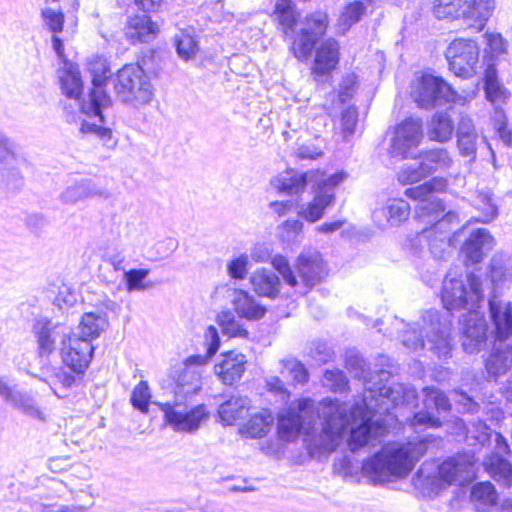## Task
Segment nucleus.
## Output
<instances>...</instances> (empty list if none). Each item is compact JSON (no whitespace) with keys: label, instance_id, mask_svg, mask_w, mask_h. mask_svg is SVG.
<instances>
[{"label":"nucleus","instance_id":"nucleus-23","mask_svg":"<svg viewBox=\"0 0 512 512\" xmlns=\"http://www.w3.org/2000/svg\"><path fill=\"white\" fill-rule=\"evenodd\" d=\"M339 63V44L333 39L324 40L316 50L312 73L317 77L328 76Z\"/></svg>","mask_w":512,"mask_h":512},{"label":"nucleus","instance_id":"nucleus-11","mask_svg":"<svg viewBox=\"0 0 512 512\" xmlns=\"http://www.w3.org/2000/svg\"><path fill=\"white\" fill-rule=\"evenodd\" d=\"M423 394L424 409L414 413L409 419V425L415 432L441 427L442 421L430 411L431 409H434L438 415L451 410L449 398L440 389L427 386L423 388Z\"/></svg>","mask_w":512,"mask_h":512},{"label":"nucleus","instance_id":"nucleus-14","mask_svg":"<svg viewBox=\"0 0 512 512\" xmlns=\"http://www.w3.org/2000/svg\"><path fill=\"white\" fill-rule=\"evenodd\" d=\"M422 135L421 119L406 118L395 129L390 144V154L393 157L415 158Z\"/></svg>","mask_w":512,"mask_h":512},{"label":"nucleus","instance_id":"nucleus-46","mask_svg":"<svg viewBox=\"0 0 512 512\" xmlns=\"http://www.w3.org/2000/svg\"><path fill=\"white\" fill-rule=\"evenodd\" d=\"M9 405L31 418L42 421L45 419L44 413L37 406L35 399L26 392L17 390Z\"/></svg>","mask_w":512,"mask_h":512},{"label":"nucleus","instance_id":"nucleus-45","mask_svg":"<svg viewBox=\"0 0 512 512\" xmlns=\"http://www.w3.org/2000/svg\"><path fill=\"white\" fill-rule=\"evenodd\" d=\"M274 14L285 35L293 31L300 16L292 0H277Z\"/></svg>","mask_w":512,"mask_h":512},{"label":"nucleus","instance_id":"nucleus-41","mask_svg":"<svg viewBox=\"0 0 512 512\" xmlns=\"http://www.w3.org/2000/svg\"><path fill=\"white\" fill-rule=\"evenodd\" d=\"M447 182L442 177H433L429 181L407 188L404 195L410 199L416 200L419 204L429 201L436 192H442L446 189Z\"/></svg>","mask_w":512,"mask_h":512},{"label":"nucleus","instance_id":"nucleus-32","mask_svg":"<svg viewBox=\"0 0 512 512\" xmlns=\"http://www.w3.org/2000/svg\"><path fill=\"white\" fill-rule=\"evenodd\" d=\"M487 277L492 285L491 295L512 279V257L505 253H496L490 260Z\"/></svg>","mask_w":512,"mask_h":512},{"label":"nucleus","instance_id":"nucleus-25","mask_svg":"<svg viewBox=\"0 0 512 512\" xmlns=\"http://www.w3.org/2000/svg\"><path fill=\"white\" fill-rule=\"evenodd\" d=\"M313 172H297L294 170H287L278 174L271 180V186L279 193L286 195H299L302 194L309 181L313 177Z\"/></svg>","mask_w":512,"mask_h":512},{"label":"nucleus","instance_id":"nucleus-16","mask_svg":"<svg viewBox=\"0 0 512 512\" xmlns=\"http://www.w3.org/2000/svg\"><path fill=\"white\" fill-rule=\"evenodd\" d=\"M109 199L110 191L101 183L92 178H81L73 181L60 194V201L73 205L88 198Z\"/></svg>","mask_w":512,"mask_h":512},{"label":"nucleus","instance_id":"nucleus-38","mask_svg":"<svg viewBox=\"0 0 512 512\" xmlns=\"http://www.w3.org/2000/svg\"><path fill=\"white\" fill-rule=\"evenodd\" d=\"M174 45L178 56L184 61L194 59L200 50L195 29L192 27L179 29L174 36Z\"/></svg>","mask_w":512,"mask_h":512},{"label":"nucleus","instance_id":"nucleus-28","mask_svg":"<svg viewBox=\"0 0 512 512\" xmlns=\"http://www.w3.org/2000/svg\"><path fill=\"white\" fill-rule=\"evenodd\" d=\"M171 376L175 382V395L188 398L197 394L201 389V374L191 367H174Z\"/></svg>","mask_w":512,"mask_h":512},{"label":"nucleus","instance_id":"nucleus-29","mask_svg":"<svg viewBox=\"0 0 512 512\" xmlns=\"http://www.w3.org/2000/svg\"><path fill=\"white\" fill-rule=\"evenodd\" d=\"M159 29L150 16L146 14L130 17L126 26V37L132 43H148L152 41Z\"/></svg>","mask_w":512,"mask_h":512},{"label":"nucleus","instance_id":"nucleus-64","mask_svg":"<svg viewBox=\"0 0 512 512\" xmlns=\"http://www.w3.org/2000/svg\"><path fill=\"white\" fill-rule=\"evenodd\" d=\"M455 405L460 413L476 414L480 410V404L462 390L456 393Z\"/></svg>","mask_w":512,"mask_h":512},{"label":"nucleus","instance_id":"nucleus-61","mask_svg":"<svg viewBox=\"0 0 512 512\" xmlns=\"http://www.w3.org/2000/svg\"><path fill=\"white\" fill-rule=\"evenodd\" d=\"M346 368L354 374V377L366 380L367 363L357 352H349L345 359Z\"/></svg>","mask_w":512,"mask_h":512},{"label":"nucleus","instance_id":"nucleus-35","mask_svg":"<svg viewBox=\"0 0 512 512\" xmlns=\"http://www.w3.org/2000/svg\"><path fill=\"white\" fill-rule=\"evenodd\" d=\"M483 81L485 98L492 105L503 104L509 99L510 92L500 82L496 67L488 65L485 68Z\"/></svg>","mask_w":512,"mask_h":512},{"label":"nucleus","instance_id":"nucleus-60","mask_svg":"<svg viewBox=\"0 0 512 512\" xmlns=\"http://www.w3.org/2000/svg\"><path fill=\"white\" fill-rule=\"evenodd\" d=\"M273 268L279 272L283 280L290 286L296 287L298 284L297 277L290 267L289 261L283 255H275L272 258Z\"/></svg>","mask_w":512,"mask_h":512},{"label":"nucleus","instance_id":"nucleus-9","mask_svg":"<svg viewBox=\"0 0 512 512\" xmlns=\"http://www.w3.org/2000/svg\"><path fill=\"white\" fill-rule=\"evenodd\" d=\"M346 176L344 171H340L317 181L313 188V199L300 207L299 216L311 223L319 221L325 210L334 204L335 189Z\"/></svg>","mask_w":512,"mask_h":512},{"label":"nucleus","instance_id":"nucleus-5","mask_svg":"<svg viewBox=\"0 0 512 512\" xmlns=\"http://www.w3.org/2000/svg\"><path fill=\"white\" fill-rule=\"evenodd\" d=\"M116 97L135 108L150 103L154 96L153 86L139 64H127L118 70L113 80Z\"/></svg>","mask_w":512,"mask_h":512},{"label":"nucleus","instance_id":"nucleus-40","mask_svg":"<svg viewBox=\"0 0 512 512\" xmlns=\"http://www.w3.org/2000/svg\"><path fill=\"white\" fill-rule=\"evenodd\" d=\"M108 327V320L105 315L94 312L83 314L79 323V334L77 337L89 338L90 343L97 339Z\"/></svg>","mask_w":512,"mask_h":512},{"label":"nucleus","instance_id":"nucleus-3","mask_svg":"<svg viewBox=\"0 0 512 512\" xmlns=\"http://www.w3.org/2000/svg\"><path fill=\"white\" fill-rule=\"evenodd\" d=\"M423 325L417 331L415 325H408L401 337L402 344L410 349L417 350L427 347L439 359L446 360L451 357V321L436 309H429L422 315Z\"/></svg>","mask_w":512,"mask_h":512},{"label":"nucleus","instance_id":"nucleus-6","mask_svg":"<svg viewBox=\"0 0 512 512\" xmlns=\"http://www.w3.org/2000/svg\"><path fill=\"white\" fill-rule=\"evenodd\" d=\"M87 68L93 88L87 100L79 101V106L83 114L97 117L100 123H104L103 109L111 103L110 96L105 90L106 82L111 77V70L106 59L100 56L92 57L87 63Z\"/></svg>","mask_w":512,"mask_h":512},{"label":"nucleus","instance_id":"nucleus-24","mask_svg":"<svg viewBox=\"0 0 512 512\" xmlns=\"http://www.w3.org/2000/svg\"><path fill=\"white\" fill-rule=\"evenodd\" d=\"M442 226H425L422 235L418 238H426L427 247L436 260H445L450 253V248L454 246L455 236L450 232L443 230ZM458 234L456 232L454 235Z\"/></svg>","mask_w":512,"mask_h":512},{"label":"nucleus","instance_id":"nucleus-33","mask_svg":"<svg viewBox=\"0 0 512 512\" xmlns=\"http://www.w3.org/2000/svg\"><path fill=\"white\" fill-rule=\"evenodd\" d=\"M253 290L260 297L276 299L280 294L281 282L272 270L259 269L251 276Z\"/></svg>","mask_w":512,"mask_h":512},{"label":"nucleus","instance_id":"nucleus-44","mask_svg":"<svg viewBox=\"0 0 512 512\" xmlns=\"http://www.w3.org/2000/svg\"><path fill=\"white\" fill-rule=\"evenodd\" d=\"M454 132V124L447 113L439 112L433 115L428 134L431 140L446 142L451 139Z\"/></svg>","mask_w":512,"mask_h":512},{"label":"nucleus","instance_id":"nucleus-19","mask_svg":"<svg viewBox=\"0 0 512 512\" xmlns=\"http://www.w3.org/2000/svg\"><path fill=\"white\" fill-rule=\"evenodd\" d=\"M488 305L495 341L507 340L512 335V302H503L499 299V294L494 293Z\"/></svg>","mask_w":512,"mask_h":512},{"label":"nucleus","instance_id":"nucleus-52","mask_svg":"<svg viewBox=\"0 0 512 512\" xmlns=\"http://www.w3.org/2000/svg\"><path fill=\"white\" fill-rule=\"evenodd\" d=\"M429 176V170L426 169L421 159L413 164L405 165L398 173V180L403 185L415 184Z\"/></svg>","mask_w":512,"mask_h":512},{"label":"nucleus","instance_id":"nucleus-50","mask_svg":"<svg viewBox=\"0 0 512 512\" xmlns=\"http://www.w3.org/2000/svg\"><path fill=\"white\" fill-rule=\"evenodd\" d=\"M149 274L150 270L146 268H133L124 271L123 280L127 292L145 291L150 288L151 285L146 282Z\"/></svg>","mask_w":512,"mask_h":512},{"label":"nucleus","instance_id":"nucleus-47","mask_svg":"<svg viewBox=\"0 0 512 512\" xmlns=\"http://www.w3.org/2000/svg\"><path fill=\"white\" fill-rule=\"evenodd\" d=\"M272 422L273 418L269 414H255L251 416L246 425L241 429V433L247 438H262L270 431Z\"/></svg>","mask_w":512,"mask_h":512},{"label":"nucleus","instance_id":"nucleus-55","mask_svg":"<svg viewBox=\"0 0 512 512\" xmlns=\"http://www.w3.org/2000/svg\"><path fill=\"white\" fill-rule=\"evenodd\" d=\"M218 323L223 334L229 337L248 338L249 332L237 321L231 312H222L218 315Z\"/></svg>","mask_w":512,"mask_h":512},{"label":"nucleus","instance_id":"nucleus-51","mask_svg":"<svg viewBox=\"0 0 512 512\" xmlns=\"http://www.w3.org/2000/svg\"><path fill=\"white\" fill-rule=\"evenodd\" d=\"M281 374L286 377L290 376L294 384H305L309 381V372L305 365L295 359L289 358L281 361Z\"/></svg>","mask_w":512,"mask_h":512},{"label":"nucleus","instance_id":"nucleus-17","mask_svg":"<svg viewBox=\"0 0 512 512\" xmlns=\"http://www.w3.org/2000/svg\"><path fill=\"white\" fill-rule=\"evenodd\" d=\"M496 244L494 237L484 228L474 230L465 240L461 253L466 266L476 265L483 261L484 257Z\"/></svg>","mask_w":512,"mask_h":512},{"label":"nucleus","instance_id":"nucleus-62","mask_svg":"<svg viewBox=\"0 0 512 512\" xmlns=\"http://www.w3.org/2000/svg\"><path fill=\"white\" fill-rule=\"evenodd\" d=\"M357 86V76L353 73L346 74L342 77L339 84L337 97L341 104L348 102L354 95Z\"/></svg>","mask_w":512,"mask_h":512},{"label":"nucleus","instance_id":"nucleus-15","mask_svg":"<svg viewBox=\"0 0 512 512\" xmlns=\"http://www.w3.org/2000/svg\"><path fill=\"white\" fill-rule=\"evenodd\" d=\"M164 414L165 424L176 432L193 433L197 431L201 423L208 418V413L203 404L197 405L189 411H180L176 404L153 401Z\"/></svg>","mask_w":512,"mask_h":512},{"label":"nucleus","instance_id":"nucleus-56","mask_svg":"<svg viewBox=\"0 0 512 512\" xmlns=\"http://www.w3.org/2000/svg\"><path fill=\"white\" fill-rule=\"evenodd\" d=\"M462 0H436L433 8L438 19L462 18Z\"/></svg>","mask_w":512,"mask_h":512},{"label":"nucleus","instance_id":"nucleus-27","mask_svg":"<svg viewBox=\"0 0 512 512\" xmlns=\"http://www.w3.org/2000/svg\"><path fill=\"white\" fill-rule=\"evenodd\" d=\"M487 379L497 382V380L506 375L512 368V355L509 351V345H494L491 353L484 361Z\"/></svg>","mask_w":512,"mask_h":512},{"label":"nucleus","instance_id":"nucleus-13","mask_svg":"<svg viewBox=\"0 0 512 512\" xmlns=\"http://www.w3.org/2000/svg\"><path fill=\"white\" fill-rule=\"evenodd\" d=\"M327 15L316 12L306 18L305 27L295 36L291 51L301 62L310 59L316 44L323 37L327 29Z\"/></svg>","mask_w":512,"mask_h":512},{"label":"nucleus","instance_id":"nucleus-53","mask_svg":"<svg viewBox=\"0 0 512 512\" xmlns=\"http://www.w3.org/2000/svg\"><path fill=\"white\" fill-rule=\"evenodd\" d=\"M366 12V6L362 1H354L345 6L340 19L339 26L345 32L351 26L358 23Z\"/></svg>","mask_w":512,"mask_h":512},{"label":"nucleus","instance_id":"nucleus-26","mask_svg":"<svg viewBox=\"0 0 512 512\" xmlns=\"http://www.w3.org/2000/svg\"><path fill=\"white\" fill-rule=\"evenodd\" d=\"M462 18L481 31L495 9V0H462Z\"/></svg>","mask_w":512,"mask_h":512},{"label":"nucleus","instance_id":"nucleus-42","mask_svg":"<svg viewBox=\"0 0 512 512\" xmlns=\"http://www.w3.org/2000/svg\"><path fill=\"white\" fill-rule=\"evenodd\" d=\"M471 498L478 511L488 512L497 504L498 494L491 482H478L471 489Z\"/></svg>","mask_w":512,"mask_h":512},{"label":"nucleus","instance_id":"nucleus-58","mask_svg":"<svg viewBox=\"0 0 512 512\" xmlns=\"http://www.w3.org/2000/svg\"><path fill=\"white\" fill-rule=\"evenodd\" d=\"M494 112L491 117L494 129L499 135L500 139L507 145L510 146L512 143V132L507 128V116L505 111L501 107V104L492 105Z\"/></svg>","mask_w":512,"mask_h":512},{"label":"nucleus","instance_id":"nucleus-22","mask_svg":"<svg viewBox=\"0 0 512 512\" xmlns=\"http://www.w3.org/2000/svg\"><path fill=\"white\" fill-rule=\"evenodd\" d=\"M222 360L214 366L215 374L225 385H232L241 379L246 369V357L242 353L227 351L221 354Z\"/></svg>","mask_w":512,"mask_h":512},{"label":"nucleus","instance_id":"nucleus-36","mask_svg":"<svg viewBox=\"0 0 512 512\" xmlns=\"http://www.w3.org/2000/svg\"><path fill=\"white\" fill-rule=\"evenodd\" d=\"M411 213L410 205L403 199H391L378 210L373 212L375 220L385 218L389 224H402L409 219Z\"/></svg>","mask_w":512,"mask_h":512},{"label":"nucleus","instance_id":"nucleus-59","mask_svg":"<svg viewBox=\"0 0 512 512\" xmlns=\"http://www.w3.org/2000/svg\"><path fill=\"white\" fill-rule=\"evenodd\" d=\"M80 131L83 134L91 133L96 135L103 142V144L109 148L114 147L117 143V141L113 139L112 131L110 128L96 123H91L84 120L81 123Z\"/></svg>","mask_w":512,"mask_h":512},{"label":"nucleus","instance_id":"nucleus-8","mask_svg":"<svg viewBox=\"0 0 512 512\" xmlns=\"http://www.w3.org/2000/svg\"><path fill=\"white\" fill-rule=\"evenodd\" d=\"M480 49L472 39H454L445 51L448 67L455 76L469 79L474 77L479 69Z\"/></svg>","mask_w":512,"mask_h":512},{"label":"nucleus","instance_id":"nucleus-18","mask_svg":"<svg viewBox=\"0 0 512 512\" xmlns=\"http://www.w3.org/2000/svg\"><path fill=\"white\" fill-rule=\"evenodd\" d=\"M488 326L476 312L463 315L462 347L468 354L476 353L486 343Z\"/></svg>","mask_w":512,"mask_h":512},{"label":"nucleus","instance_id":"nucleus-54","mask_svg":"<svg viewBox=\"0 0 512 512\" xmlns=\"http://www.w3.org/2000/svg\"><path fill=\"white\" fill-rule=\"evenodd\" d=\"M151 397L148 382L142 380L132 390L130 402L134 409L143 414H147L151 403Z\"/></svg>","mask_w":512,"mask_h":512},{"label":"nucleus","instance_id":"nucleus-1","mask_svg":"<svg viewBox=\"0 0 512 512\" xmlns=\"http://www.w3.org/2000/svg\"><path fill=\"white\" fill-rule=\"evenodd\" d=\"M416 398V390L401 383L377 389L367 387L362 401L350 410L337 399L324 398L316 411L312 399L302 398L279 415L277 433L287 442L303 434L308 454L315 457L334 452L351 425L347 445L355 453L387 433L385 415L399 405L411 404Z\"/></svg>","mask_w":512,"mask_h":512},{"label":"nucleus","instance_id":"nucleus-21","mask_svg":"<svg viewBox=\"0 0 512 512\" xmlns=\"http://www.w3.org/2000/svg\"><path fill=\"white\" fill-rule=\"evenodd\" d=\"M416 215L423 224H453L459 221L458 214L452 210L446 211L444 203L436 196L418 204Z\"/></svg>","mask_w":512,"mask_h":512},{"label":"nucleus","instance_id":"nucleus-31","mask_svg":"<svg viewBox=\"0 0 512 512\" xmlns=\"http://www.w3.org/2000/svg\"><path fill=\"white\" fill-rule=\"evenodd\" d=\"M430 466H434V463L424 462L416 474L426 479L435 476L440 484L443 485H451L456 481L458 474L465 470V465L457 461L454 457H449L441 464H438L434 475L428 471Z\"/></svg>","mask_w":512,"mask_h":512},{"label":"nucleus","instance_id":"nucleus-10","mask_svg":"<svg viewBox=\"0 0 512 512\" xmlns=\"http://www.w3.org/2000/svg\"><path fill=\"white\" fill-rule=\"evenodd\" d=\"M411 95L422 108H433L446 103H455L457 92L441 77L424 74L412 88Z\"/></svg>","mask_w":512,"mask_h":512},{"label":"nucleus","instance_id":"nucleus-57","mask_svg":"<svg viewBox=\"0 0 512 512\" xmlns=\"http://www.w3.org/2000/svg\"><path fill=\"white\" fill-rule=\"evenodd\" d=\"M475 205L485 217V219L482 220L483 223L494 220L498 215V207L493 200L492 193L488 190L478 191L475 199Z\"/></svg>","mask_w":512,"mask_h":512},{"label":"nucleus","instance_id":"nucleus-12","mask_svg":"<svg viewBox=\"0 0 512 512\" xmlns=\"http://www.w3.org/2000/svg\"><path fill=\"white\" fill-rule=\"evenodd\" d=\"M72 329L64 323L53 322L48 318L37 319L32 327L36 338L37 353L41 359H48L57 349L69 340Z\"/></svg>","mask_w":512,"mask_h":512},{"label":"nucleus","instance_id":"nucleus-4","mask_svg":"<svg viewBox=\"0 0 512 512\" xmlns=\"http://www.w3.org/2000/svg\"><path fill=\"white\" fill-rule=\"evenodd\" d=\"M94 353L95 346L90 343L89 338L77 337L71 331L69 340L61 346L60 356L63 365L54 369L53 384L60 385L65 392L82 386Z\"/></svg>","mask_w":512,"mask_h":512},{"label":"nucleus","instance_id":"nucleus-20","mask_svg":"<svg viewBox=\"0 0 512 512\" xmlns=\"http://www.w3.org/2000/svg\"><path fill=\"white\" fill-rule=\"evenodd\" d=\"M297 272L308 289H312L328 275L327 266L317 251H304L298 256Z\"/></svg>","mask_w":512,"mask_h":512},{"label":"nucleus","instance_id":"nucleus-2","mask_svg":"<svg viewBox=\"0 0 512 512\" xmlns=\"http://www.w3.org/2000/svg\"><path fill=\"white\" fill-rule=\"evenodd\" d=\"M431 437L428 435L418 441H409L390 450H380L364 460L361 467L349 456L344 455L335 459L334 472L345 480L357 479L361 472L373 484H383L394 478H403L426 454Z\"/></svg>","mask_w":512,"mask_h":512},{"label":"nucleus","instance_id":"nucleus-7","mask_svg":"<svg viewBox=\"0 0 512 512\" xmlns=\"http://www.w3.org/2000/svg\"><path fill=\"white\" fill-rule=\"evenodd\" d=\"M467 282L469 290L462 278L447 273L441 290V301L447 311L466 309L469 302L475 304L483 299L480 277L470 273Z\"/></svg>","mask_w":512,"mask_h":512},{"label":"nucleus","instance_id":"nucleus-39","mask_svg":"<svg viewBox=\"0 0 512 512\" xmlns=\"http://www.w3.org/2000/svg\"><path fill=\"white\" fill-rule=\"evenodd\" d=\"M486 39V48L484 50V60L486 67L493 65L496 67L498 61L506 58L508 54V41L496 32H486L484 34Z\"/></svg>","mask_w":512,"mask_h":512},{"label":"nucleus","instance_id":"nucleus-49","mask_svg":"<svg viewBox=\"0 0 512 512\" xmlns=\"http://www.w3.org/2000/svg\"><path fill=\"white\" fill-rule=\"evenodd\" d=\"M420 159L426 169L429 170V175L437 170L449 168L452 163L448 151L444 148L429 150Z\"/></svg>","mask_w":512,"mask_h":512},{"label":"nucleus","instance_id":"nucleus-30","mask_svg":"<svg viewBox=\"0 0 512 512\" xmlns=\"http://www.w3.org/2000/svg\"><path fill=\"white\" fill-rule=\"evenodd\" d=\"M232 305L240 318L248 321H258L267 313V308L245 290H234Z\"/></svg>","mask_w":512,"mask_h":512},{"label":"nucleus","instance_id":"nucleus-37","mask_svg":"<svg viewBox=\"0 0 512 512\" xmlns=\"http://www.w3.org/2000/svg\"><path fill=\"white\" fill-rule=\"evenodd\" d=\"M484 465L494 481L503 487L512 486V465L505 457L489 455L485 459Z\"/></svg>","mask_w":512,"mask_h":512},{"label":"nucleus","instance_id":"nucleus-43","mask_svg":"<svg viewBox=\"0 0 512 512\" xmlns=\"http://www.w3.org/2000/svg\"><path fill=\"white\" fill-rule=\"evenodd\" d=\"M61 89L65 96L70 99L80 100L83 90V82L77 67L72 64L66 65L60 75Z\"/></svg>","mask_w":512,"mask_h":512},{"label":"nucleus","instance_id":"nucleus-48","mask_svg":"<svg viewBox=\"0 0 512 512\" xmlns=\"http://www.w3.org/2000/svg\"><path fill=\"white\" fill-rule=\"evenodd\" d=\"M19 161L20 156L17 153L16 161H5L4 163H0V175L2 182L6 188L12 192L19 191L24 186V178L15 166Z\"/></svg>","mask_w":512,"mask_h":512},{"label":"nucleus","instance_id":"nucleus-63","mask_svg":"<svg viewBox=\"0 0 512 512\" xmlns=\"http://www.w3.org/2000/svg\"><path fill=\"white\" fill-rule=\"evenodd\" d=\"M42 18L45 25L53 33L57 34L62 31L64 25V14L51 8L42 10Z\"/></svg>","mask_w":512,"mask_h":512},{"label":"nucleus","instance_id":"nucleus-34","mask_svg":"<svg viewBox=\"0 0 512 512\" xmlns=\"http://www.w3.org/2000/svg\"><path fill=\"white\" fill-rule=\"evenodd\" d=\"M250 407V399L246 396L232 395L218 408V416L226 425H233L236 421L244 419Z\"/></svg>","mask_w":512,"mask_h":512}]
</instances>
